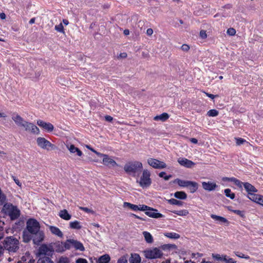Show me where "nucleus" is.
Listing matches in <instances>:
<instances>
[{"label": "nucleus", "mask_w": 263, "mask_h": 263, "mask_svg": "<svg viewBox=\"0 0 263 263\" xmlns=\"http://www.w3.org/2000/svg\"><path fill=\"white\" fill-rule=\"evenodd\" d=\"M117 263H127V259L126 257L123 256L121 257L117 261Z\"/></svg>", "instance_id": "nucleus-53"}, {"label": "nucleus", "mask_w": 263, "mask_h": 263, "mask_svg": "<svg viewBox=\"0 0 263 263\" xmlns=\"http://www.w3.org/2000/svg\"><path fill=\"white\" fill-rule=\"evenodd\" d=\"M99 157H103V163L104 165L108 166H117L118 164L112 158L109 157L107 155L102 154Z\"/></svg>", "instance_id": "nucleus-11"}, {"label": "nucleus", "mask_w": 263, "mask_h": 263, "mask_svg": "<svg viewBox=\"0 0 263 263\" xmlns=\"http://www.w3.org/2000/svg\"><path fill=\"white\" fill-rule=\"evenodd\" d=\"M244 183H245L241 182V181L238 179L237 181L235 183V184L237 185L238 187L242 189Z\"/></svg>", "instance_id": "nucleus-58"}, {"label": "nucleus", "mask_w": 263, "mask_h": 263, "mask_svg": "<svg viewBox=\"0 0 263 263\" xmlns=\"http://www.w3.org/2000/svg\"><path fill=\"white\" fill-rule=\"evenodd\" d=\"M199 187L198 183L195 181H189L187 187L190 190V193H194L196 192Z\"/></svg>", "instance_id": "nucleus-21"}, {"label": "nucleus", "mask_w": 263, "mask_h": 263, "mask_svg": "<svg viewBox=\"0 0 263 263\" xmlns=\"http://www.w3.org/2000/svg\"><path fill=\"white\" fill-rule=\"evenodd\" d=\"M86 147L87 148H88L89 149H90L91 151L93 152V153H95L97 156H100V155H102V153H100L99 152H98L97 151H96V150H95L93 148H91L90 146L89 145H86Z\"/></svg>", "instance_id": "nucleus-57"}, {"label": "nucleus", "mask_w": 263, "mask_h": 263, "mask_svg": "<svg viewBox=\"0 0 263 263\" xmlns=\"http://www.w3.org/2000/svg\"><path fill=\"white\" fill-rule=\"evenodd\" d=\"M59 216L61 218L66 220H69L71 218V215L69 214L68 211L65 209L61 210L59 212Z\"/></svg>", "instance_id": "nucleus-27"}, {"label": "nucleus", "mask_w": 263, "mask_h": 263, "mask_svg": "<svg viewBox=\"0 0 263 263\" xmlns=\"http://www.w3.org/2000/svg\"><path fill=\"white\" fill-rule=\"evenodd\" d=\"M110 260V257L108 254H104L101 256L96 261V263H108Z\"/></svg>", "instance_id": "nucleus-26"}, {"label": "nucleus", "mask_w": 263, "mask_h": 263, "mask_svg": "<svg viewBox=\"0 0 263 263\" xmlns=\"http://www.w3.org/2000/svg\"><path fill=\"white\" fill-rule=\"evenodd\" d=\"M143 253L146 258L151 259L160 258L163 256V253L160 248L156 247L145 250Z\"/></svg>", "instance_id": "nucleus-6"}, {"label": "nucleus", "mask_w": 263, "mask_h": 263, "mask_svg": "<svg viewBox=\"0 0 263 263\" xmlns=\"http://www.w3.org/2000/svg\"><path fill=\"white\" fill-rule=\"evenodd\" d=\"M243 187H245L246 191L248 193V194L251 193H255L257 191V190L253 185L248 182H245L243 184Z\"/></svg>", "instance_id": "nucleus-25"}, {"label": "nucleus", "mask_w": 263, "mask_h": 263, "mask_svg": "<svg viewBox=\"0 0 263 263\" xmlns=\"http://www.w3.org/2000/svg\"><path fill=\"white\" fill-rule=\"evenodd\" d=\"M169 115L166 112H163L160 115L156 116L154 117V119L155 121L160 120L161 121H165L169 118Z\"/></svg>", "instance_id": "nucleus-29"}, {"label": "nucleus", "mask_w": 263, "mask_h": 263, "mask_svg": "<svg viewBox=\"0 0 263 263\" xmlns=\"http://www.w3.org/2000/svg\"><path fill=\"white\" fill-rule=\"evenodd\" d=\"M36 143L39 147L47 151L54 149L56 147L54 144L43 137L37 138L36 139Z\"/></svg>", "instance_id": "nucleus-7"}, {"label": "nucleus", "mask_w": 263, "mask_h": 263, "mask_svg": "<svg viewBox=\"0 0 263 263\" xmlns=\"http://www.w3.org/2000/svg\"><path fill=\"white\" fill-rule=\"evenodd\" d=\"M79 209L80 210H81L82 211L86 212V213H91V214H93L94 213V211L92 210H91L87 207H82V206H81L79 208Z\"/></svg>", "instance_id": "nucleus-51"}, {"label": "nucleus", "mask_w": 263, "mask_h": 263, "mask_svg": "<svg viewBox=\"0 0 263 263\" xmlns=\"http://www.w3.org/2000/svg\"><path fill=\"white\" fill-rule=\"evenodd\" d=\"M236 143L237 145H240L241 144H243L245 142H247L246 140L241 138H235Z\"/></svg>", "instance_id": "nucleus-49"}, {"label": "nucleus", "mask_w": 263, "mask_h": 263, "mask_svg": "<svg viewBox=\"0 0 263 263\" xmlns=\"http://www.w3.org/2000/svg\"><path fill=\"white\" fill-rule=\"evenodd\" d=\"M200 36L202 39H205L207 36L206 31L203 30H201L200 32Z\"/></svg>", "instance_id": "nucleus-56"}, {"label": "nucleus", "mask_w": 263, "mask_h": 263, "mask_svg": "<svg viewBox=\"0 0 263 263\" xmlns=\"http://www.w3.org/2000/svg\"><path fill=\"white\" fill-rule=\"evenodd\" d=\"M33 237H34V235L32 234L27 229L23 231V241L25 242H28L31 239H32L33 240Z\"/></svg>", "instance_id": "nucleus-19"}, {"label": "nucleus", "mask_w": 263, "mask_h": 263, "mask_svg": "<svg viewBox=\"0 0 263 263\" xmlns=\"http://www.w3.org/2000/svg\"><path fill=\"white\" fill-rule=\"evenodd\" d=\"M234 253L236 256L241 258H245L246 259H249L250 258L249 255H245L239 251H234Z\"/></svg>", "instance_id": "nucleus-41"}, {"label": "nucleus", "mask_w": 263, "mask_h": 263, "mask_svg": "<svg viewBox=\"0 0 263 263\" xmlns=\"http://www.w3.org/2000/svg\"><path fill=\"white\" fill-rule=\"evenodd\" d=\"M224 193L227 197L230 198L231 199H234L235 197V194L232 192L230 189H226L224 191Z\"/></svg>", "instance_id": "nucleus-37"}, {"label": "nucleus", "mask_w": 263, "mask_h": 263, "mask_svg": "<svg viewBox=\"0 0 263 263\" xmlns=\"http://www.w3.org/2000/svg\"><path fill=\"white\" fill-rule=\"evenodd\" d=\"M153 33V30L152 28H148L146 30V34L148 36H151Z\"/></svg>", "instance_id": "nucleus-62"}, {"label": "nucleus", "mask_w": 263, "mask_h": 263, "mask_svg": "<svg viewBox=\"0 0 263 263\" xmlns=\"http://www.w3.org/2000/svg\"><path fill=\"white\" fill-rule=\"evenodd\" d=\"M211 217L213 219L218 222L219 223H220V224H222V223H227L228 224L229 223L228 220L226 218H224L223 217L212 214L211 215Z\"/></svg>", "instance_id": "nucleus-23"}, {"label": "nucleus", "mask_w": 263, "mask_h": 263, "mask_svg": "<svg viewBox=\"0 0 263 263\" xmlns=\"http://www.w3.org/2000/svg\"><path fill=\"white\" fill-rule=\"evenodd\" d=\"M181 49L183 51H188L190 49V46L187 44H183L181 46Z\"/></svg>", "instance_id": "nucleus-55"}, {"label": "nucleus", "mask_w": 263, "mask_h": 263, "mask_svg": "<svg viewBox=\"0 0 263 263\" xmlns=\"http://www.w3.org/2000/svg\"><path fill=\"white\" fill-rule=\"evenodd\" d=\"M206 96L209 97L210 98L212 99H214L217 96L214 95L213 94H211L208 92H204Z\"/></svg>", "instance_id": "nucleus-63"}, {"label": "nucleus", "mask_w": 263, "mask_h": 263, "mask_svg": "<svg viewBox=\"0 0 263 263\" xmlns=\"http://www.w3.org/2000/svg\"><path fill=\"white\" fill-rule=\"evenodd\" d=\"M37 124L48 132H51L54 129V126L51 123L45 122L41 120H37Z\"/></svg>", "instance_id": "nucleus-13"}, {"label": "nucleus", "mask_w": 263, "mask_h": 263, "mask_svg": "<svg viewBox=\"0 0 263 263\" xmlns=\"http://www.w3.org/2000/svg\"><path fill=\"white\" fill-rule=\"evenodd\" d=\"M2 210V213L6 216H8L11 220L17 219L20 216V210L16 206L10 203H4Z\"/></svg>", "instance_id": "nucleus-3"}, {"label": "nucleus", "mask_w": 263, "mask_h": 263, "mask_svg": "<svg viewBox=\"0 0 263 263\" xmlns=\"http://www.w3.org/2000/svg\"><path fill=\"white\" fill-rule=\"evenodd\" d=\"M258 204L263 205V196L258 194L256 202Z\"/></svg>", "instance_id": "nucleus-54"}, {"label": "nucleus", "mask_w": 263, "mask_h": 263, "mask_svg": "<svg viewBox=\"0 0 263 263\" xmlns=\"http://www.w3.org/2000/svg\"><path fill=\"white\" fill-rule=\"evenodd\" d=\"M218 111L216 109H211L207 112V115L209 117H216L218 115Z\"/></svg>", "instance_id": "nucleus-42"}, {"label": "nucleus", "mask_w": 263, "mask_h": 263, "mask_svg": "<svg viewBox=\"0 0 263 263\" xmlns=\"http://www.w3.org/2000/svg\"><path fill=\"white\" fill-rule=\"evenodd\" d=\"M66 146L71 153H76L77 155H78V156H81L83 155L82 152L78 147H76L74 145H67Z\"/></svg>", "instance_id": "nucleus-20"}, {"label": "nucleus", "mask_w": 263, "mask_h": 263, "mask_svg": "<svg viewBox=\"0 0 263 263\" xmlns=\"http://www.w3.org/2000/svg\"><path fill=\"white\" fill-rule=\"evenodd\" d=\"M244 183H245L241 182V181L238 179L237 181L235 183V184L237 185L238 187L242 189Z\"/></svg>", "instance_id": "nucleus-59"}, {"label": "nucleus", "mask_w": 263, "mask_h": 263, "mask_svg": "<svg viewBox=\"0 0 263 263\" xmlns=\"http://www.w3.org/2000/svg\"><path fill=\"white\" fill-rule=\"evenodd\" d=\"M23 127H24L27 132H29L36 135L40 134L39 128L32 123L26 121Z\"/></svg>", "instance_id": "nucleus-10"}, {"label": "nucleus", "mask_w": 263, "mask_h": 263, "mask_svg": "<svg viewBox=\"0 0 263 263\" xmlns=\"http://www.w3.org/2000/svg\"><path fill=\"white\" fill-rule=\"evenodd\" d=\"M138 205L139 211H146L147 210H149V206H148L144 204H139Z\"/></svg>", "instance_id": "nucleus-50"}, {"label": "nucleus", "mask_w": 263, "mask_h": 263, "mask_svg": "<svg viewBox=\"0 0 263 263\" xmlns=\"http://www.w3.org/2000/svg\"><path fill=\"white\" fill-rule=\"evenodd\" d=\"M227 33L230 35H234L236 33V30L233 28H230L227 30Z\"/></svg>", "instance_id": "nucleus-52"}, {"label": "nucleus", "mask_w": 263, "mask_h": 263, "mask_svg": "<svg viewBox=\"0 0 263 263\" xmlns=\"http://www.w3.org/2000/svg\"><path fill=\"white\" fill-rule=\"evenodd\" d=\"M178 162L181 165L187 168H191L195 164L193 161L185 158H179L178 159Z\"/></svg>", "instance_id": "nucleus-15"}, {"label": "nucleus", "mask_w": 263, "mask_h": 263, "mask_svg": "<svg viewBox=\"0 0 263 263\" xmlns=\"http://www.w3.org/2000/svg\"><path fill=\"white\" fill-rule=\"evenodd\" d=\"M141 257L137 253H132L129 259L130 263H141Z\"/></svg>", "instance_id": "nucleus-22"}, {"label": "nucleus", "mask_w": 263, "mask_h": 263, "mask_svg": "<svg viewBox=\"0 0 263 263\" xmlns=\"http://www.w3.org/2000/svg\"><path fill=\"white\" fill-rule=\"evenodd\" d=\"M189 182V180H181L179 178H177L173 181V183H177L179 186L182 187H186L188 186Z\"/></svg>", "instance_id": "nucleus-28"}, {"label": "nucleus", "mask_w": 263, "mask_h": 263, "mask_svg": "<svg viewBox=\"0 0 263 263\" xmlns=\"http://www.w3.org/2000/svg\"><path fill=\"white\" fill-rule=\"evenodd\" d=\"M2 242L4 249L10 254L17 252L20 248L19 240L13 236L6 237Z\"/></svg>", "instance_id": "nucleus-2"}, {"label": "nucleus", "mask_w": 263, "mask_h": 263, "mask_svg": "<svg viewBox=\"0 0 263 263\" xmlns=\"http://www.w3.org/2000/svg\"><path fill=\"white\" fill-rule=\"evenodd\" d=\"M76 262V263H88V262L86 259L81 258H78V259H77Z\"/></svg>", "instance_id": "nucleus-60"}, {"label": "nucleus", "mask_w": 263, "mask_h": 263, "mask_svg": "<svg viewBox=\"0 0 263 263\" xmlns=\"http://www.w3.org/2000/svg\"><path fill=\"white\" fill-rule=\"evenodd\" d=\"M234 212L235 214H237V215H240V216H243V212H242V211H240V210H235V211H234Z\"/></svg>", "instance_id": "nucleus-64"}, {"label": "nucleus", "mask_w": 263, "mask_h": 263, "mask_svg": "<svg viewBox=\"0 0 263 263\" xmlns=\"http://www.w3.org/2000/svg\"><path fill=\"white\" fill-rule=\"evenodd\" d=\"M26 229L34 235L33 243L39 245L44 239L45 235L43 231H40V224L35 219L31 218L27 221Z\"/></svg>", "instance_id": "nucleus-1"}, {"label": "nucleus", "mask_w": 263, "mask_h": 263, "mask_svg": "<svg viewBox=\"0 0 263 263\" xmlns=\"http://www.w3.org/2000/svg\"><path fill=\"white\" fill-rule=\"evenodd\" d=\"M143 235L147 243H152V242H153V237L150 233L147 231H144L143 232Z\"/></svg>", "instance_id": "nucleus-31"}, {"label": "nucleus", "mask_w": 263, "mask_h": 263, "mask_svg": "<svg viewBox=\"0 0 263 263\" xmlns=\"http://www.w3.org/2000/svg\"><path fill=\"white\" fill-rule=\"evenodd\" d=\"M174 197L177 199L184 200L187 198L186 194L183 191H177L174 193Z\"/></svg>", "instance_id": "nucleus-32"}, {"label": "nucleus", "mask_w": 263, "mask_h": 263, "mask_svg": "<svg viewBox=\"0 0 263 263\" xmlns=\"http://www.w3.org/2000/svg\"><path fill=\"white\" fill-rule=\"evenodd\" d=\"M123 206L124 207H128V208L130 209L131 210H132L134 211H139L138 205L130 203L129 202H124L123 203Z\"/></svg>", "instance_id": "nucleus-34"}, {"label": "nucleus", "mask_w": 263, "mask_h": 263, "mask_svg": "<svg viewBox=\"0 0 263 263\" xmlns=\"http://www.w3.org/2000/svg\"><path fill=\"white\" fill-rule=\"evenodd\" d=\"M12 178L13 179V180L14 181V182H15V183L18 185L19 186H21L22 185V183L21 182L19 181V180L18 179H17L14 176H12Z\"/></svg>", "instance_id": "nucleus-61"}, {"label": "nucleus", "mask_w": 263, "mask_h": 263, "mask_svg": "<svg viewBox=\"0 0 263 263\" xmlns=\"http://www.w3.org/2000/svg\"><path fill=\"white\" fill-rule=\"evenodd\" d=\"M142 168V163L138 161L129 162L126 163L124 166L125 172L133 176L141 173Z\"/></svg>", "instance_id": "nucleus-4"}, {"label": "nucleus", "mask_w": 263, "mask_h": 263, "mask_svg": "<svg viewBox=\"0 0 263 263\" xmlns=\"http://www.w3.org/2000/svg\"><path fill=\"white\" fill-rule=\"evenodd\" d=\"M37 263H53V261L49 257H43L40 258Z\"/></svg>", "instance_id": "nucleus-39"}, {"label": "nucleus", "mask_w": 263, "mask_h": 263, "mask_svg": "<svg viewBox=\"0 0 263 263\" xmlns=\"http://www.w3.org/2000/svg\"><path fill=\"white\" fill-rule=\"evenodd\" d=\"M172 213L176 214L179 216H184L189 214V212L186 210H182L179 211H173Z\"/></svg>", "instance_id": "nucleus-40"}, {"label": "nucleus", "mask_w": 263, "mask_h": 263, "mask_svg": "<svg viewBox=\"0 0 263 263\" xmlns=\"http://www.w3.org/2000/svg\"><path fill=\"white\" fill-rule=\"evenodd\" d=\"M69 226L71 229L80 230L82 228L80 222L77 220L71 221L69 223Z\"/></svg>", "instance_id": "nucleus-33"}, {"label": "nucleus", "mask_w": 263, "mask_h": 263, "mask_svg": "<svg viewBox=\"0 0 263 263\" xmlns=\"http://www.w3.org/2000/svg\"><path fill=\"white\" fill-rule=\"evenodd\" d=\"M49 229L53 235L57 236L60 238H63V234L62 232L60 230V229L58 228V227L52 226H49Z\"/></svg>", "instance_id": "nucleus-18"}, {"label": "nucleus", "mask_w": 263, "mask_h": 263, "mask_svg": "<svg viewBox=\"0 0 263 263\" xmlns=\"http://www.w3.org/2000/svg\"><path fill=\"white\" fill-rule=\"evenodd\" d=\"M53 248L57 252H63L64 251L63 242L57 241L54 243Z\"/></svg>", "instance_id": "nucleus-24"}, {"label": "nucleus", "mask_w": 263, "mask_h": 263, "mask_svg": "<svg viewBox=\"0 0 263 263\" xmlns=\"http://www.w3.org/2000/svg\"><path fill=\"white\" fill-rule=\"evenodd\" d=\"M257 197H258V194H255L254 193L248 194V198L255 202H256Z\"/></svg>", "instance_id": "nucleus-43"}, {"label": "nucleus", "mask_w": 263, "mask_h": 263, "mask_svg": "<svg viewBox=\"0 0 263 263\" xmlns=\"http://www.w3.org/2000/svg\"><path fill=\"white\" fill-rule=\"evenodd\" d=\"M4 222L0 220V240L2 239L4 237Z\"/></svg>", "instance_id": "nucleus-47"}, {"label": "nucleus", "mask_w": 263, "mask_h": 263, "mask_svg": "<svg viewBox=\"0 0 263 263\" xmlns=\"http://www.w3.org/2000/svg\"><path fill=\"white\" fill-rule=\"evenodd\" d=\"M166 173L164 172H161L159 174V176L161 178H163L166 181L168 180L171 177L172 175H165Z\"/></svg>", "instance_id": "nucleus-44"}, {"label": "nucleus", "mask_w": 263, "mask_h": 263, "mask_svg": "<svg viewBox=\"0 0 263 263\" xmlns=\"http://www.w3.org/2000/svg\"><path fill=\"white\" fill-rule=\"evenodd\" d=\"M64 251L69 250L72 247V239H68L65 242H63Z\"/></svg>", "instance_id": "nucleus-38"}, {"label": "nucleus", "mask_w": 263, "mask_h": 263, "mask_svg": "<svg viewBox=\"0 0 263 263\" xmlns=\"http://www.w3.org/2000/svg\"><path fill=\"white\" fill-rule=\"evenodd\" d=\"M164 235L168 238L175 239H178L180 237V235L175 232L166 233Z\"/></svg>", "instance_id": "nucleus-35"}, {"label": "nucleus", "mask_w": 263, "mask_h": 263, "mask_svg": "<svg viewBox=\"0 0 263 263\" xmlns=\"http://www.w3.org/2000/svg\"><path fill=\"white\" fill-rule=\"evenodd\" d=\"M202 185L203 189L205 191H214L216 187L217 186V184L214 182H202Z\"/></svg>", "instance_id": "nucleus-16"}, {"label": "nucleus", "mask_w": 263, "mask_h": 263, "mask_svg": "<svg viewBox=\"0 0 263 263\" xmlns=\"http://www.w3.org/2000/svg\"><path fill=\"white\" fill-rule=\"evenodd\" d=\"M213 258L217 260L223 261L225 263H236V261H235L233 258H230L228 256L226 255H220L219 254H212Z\"/></svg>", "instance_id": "nucleus-9"}, {"label": "nucleus", "mask_w": 263, "mask_h": 263, "mask_svg": "<svg viewBox=\"0 0 263 263\" xmlns=\"http://www.w3.org/2000/svg\"><path fill=\"white\" fill-rule=\"evenodd\" d=\"M167 202L172 205H177L178 206H182L183 205V202L174 198L167 200Z\"/></svg>", "instance_id": "nucleus-36"}, {"label": "nucleus", "mask_w": 263, "mask_h": 263, "mask_svg": "<svg viewBox=\"0 0 263 263\" xmlns=\"http://www.w3.org/2000/svg\"><path fill=\"white\" fill-rule=\"evenodd\" d=\"M157 210L149 207V210H147L145 214L148 216L155 218H162L163 215L161 213H157Z\"/></svg>", "instance_id": "nucleus-14"}, {"label": "nucleus", "mask_w": 263, "mask_h": 263, "mask_svg": "<svg viewBox=\"0 0 263 263\" xmlns=\"http://www.w3.org/2000/svg\"><path fill=\"white\" fill-rule=\"evenodd\" d=\"M12 119L17 126L22 127L26 122L21 116L15 112L12 115Z\"/></svg>", "instance_id": "nucleus-12"}, {"label": "nucleus", "mask_w": 263, "mask_h": 263, "mask_svg": "<svg viewBox=\"0 0 263 263\" xmlns=\"http://www.w3.org/2000/svg\"><path fill=\"white\" fill-rule=\"evenodd\" d=\"M39 252L40 255H50L52 250L47 245H43L40 247Z\"/></svg>", "instance_id": "nucleus-17"}, {"label": "nucleus", "mask_w": 263, "mask_h": 263, "mask_svg": "<svg viewBox=\"0 0 263 263\" xmlns=\"http://www.w3.org/2000/svg\"><path fill=\"white\" fill-rule=\"evenodd\" d=\"M55 30L59 32H62V33L64 32V27L62 23H60V24L56 25L55 26Z\"/></svg>", "instance_id": "nucleus-45"}, {"label": "nucleus", "mask_w": 263, "mask_h": 263, "mask_svg": "<svg viewBox=\"0 0 263 263\" xmlns=\"http://www.w3.org/2000/svg\"><path fill=\"white\" fill-rule=\"evenodd\" d=\"M151 173L147 170L144 169L142 171V174L139 180H137V182L143 189L148 187L152 184V179L151 178Z\"/></svg>", "instance_id": "nucleus-5"}, {"label": "nucleus", "mask_w": 263, "mask_h": 263, "mask_svg": "<svg viewBox=\"0 0 263 263\" xmlns=\"http://www.w3.org/2000/svg\"><path fill=\"white\" fill-rule=\"evenodd\" d=\"M72 247L74 248L76 250H79L81 251H84L85 249L81 242L74 239H72Z\"/></svg>", "instance_id": "nucleus-30"}, {"label": "nucleus", "mask_w": 263, "mask_h": 263, "mask_svg": "<svg viewBox=\"0 0 263 263\" xmlns=\"http://www.w3.org/2000/svg\"><path fill=\"white\" fill-rule=\"evenodd\" d=\"M57 263H69V260L67 257L62 256L59 258Z\"/></svg>", "instance_id": "nucleus-46"}, {"label": "nucleus", "mask_w": 263, "mask_h": 263, "mask_svg": "<svg viewBox=\"0 0 263 263\" xmlns=\"http://www.w3.org/2000/svg\"><path fill=\"white\" fill-rule=\"evenodd\" d=\"M147 163L151 166L156 169H162L166 167V165L164 162L154 158H148Z\"/></svg>", "instance_id": "nucleus-8"}, {"label": "nucleus", "mask_w": 263, "mask_h": 263, "mask_svg": "<svg viewBox=\"0 0 263 263\" xmlns=\"http://www.w3.org/2000/svg\"><path fill=\"white\" fill-rule=\"evenodd\" d=\"M222 180L225 181L232 182L235 184L238 179L235 177H224Z\"/></svg>", "instance_id": "nucleus-48"}]
</instances>
